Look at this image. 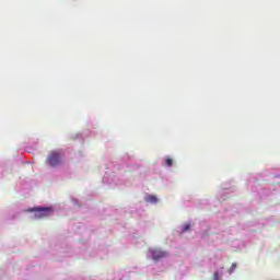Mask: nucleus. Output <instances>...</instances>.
Here are the masks:
<instances>
[{
  "label": "nucleus",
  "mask_w": 280,
  "mask_h": 280,
  "mask_svg": "<svg viewBox=\"0 0 280 280\" xmlns=\"http://www.w3.org/2000/svg\"><path fill=\"white\" fill-rule=\"evenodd\" d=\"M31 213H34L35 220H43V218H49L54 213V208L51 207H43V208H31L28 209Z\"/></svg>",
  "instance_id": "f257e3e1"
},
{
  "label": "nucleus",
  "mask_w": 280,
  "mask_h": 280,
  "mask_svg": "<svg viewBox=\"0 0 280 280\" xmlns=\"http://www.w3.org/2000/svg\"><path fill=\"white\" fill-rule=\"evenodd\" d=\"M46 163L50 165V167H58V165H61L62 163V155H60V152L52 151L49 153Z\"/></svg>",
  "instance_id": "f03ea898"
},
{
  "label": "nucleus",
  "mask_w": 280,
  "mask_h": 280,
  "mask_svg": "<svg viewBox=\"0 0 280 280\" xmlns=\"http://www.w3.org/2000/svg\"><path fill=\"white\" fill-rule=\"evenodd\" d=\"M164 257H167V252H163L161 249H154L152 252V259L154 261H159L161 259H164Z\"/></svg>",
  "instance_id": "7ed1b4c3"
},
{
  "label": "nucleus",
  "mask_w": 280,
  "mask_h": 280,
  "mask_svg": "<svg viewBox=\"0 0 280 280\" xmlns=\"http://www.w3.org/2000/svg\"><path fill=\"white\" fill-rule=\"evenodd\" d=\"M159 199H156V196H149L147 197V202L156 203Z\"/></svg>",
  "instance_id": "20e7f679"
},
{
  "label": "nucleus",
  "mask_w": 280,
  "mask_h": 280,
  "mask_svg": "<svg viewBox=\"0 0 280 280\" xmlns=\"http://www.w3.org/2000/svg\"><path fill=\"white\" fill-rule=\"evenodd\" d=\"M165 163L167 167H172V165L174 164V161L171 158H166Z\"/></svg>",
  "instance_id": "39448f33"
},
{
  "label": "nucleus",
  "mask_w": 280,
  "mask_h": 280,
  "mask_svg": "<svg viewBox=\"0 0 280 280\" xmlns=\"http://www.w3.org/2000/svg\"><path fill=\"white\" fill-rule=\"evenodd\" d=\"M237 268V264H232L231 268H230V273L233 272V270H235Z\"/></svg>",
  "instance_id": "423d86ee"
},
{
  "label": "nucleus",
  "mask_w": 280,
  "mask_h": 280,
  "mask_svg": "<svg viewBox=\"0 0 280 280\" xmlns=\"http://www.w3.org/2000/svg\"><path fill=\"white\" fill-rule=\"evenodd\" d=\"M213 279L220 280V273L218 271L213 273Z\"/></svg>",
  "instance_id": "0eeeda50"
},
{
  "label": "nucleus",
  "mask_w": 280,
  "mask_h": 280,
  "mask_svg": "<svg viewBox=\"0 0 280 280\" xmlns=\"http://www.w3.org/2000/svg\"><path fill=\"white\" fill-rule=\"evenodd\" d=\"M190 229V225L189 224H185L184 228H183V231H189Z\"/></svg>",
  "instance_id": "6e6552de"
}]
</instances>
